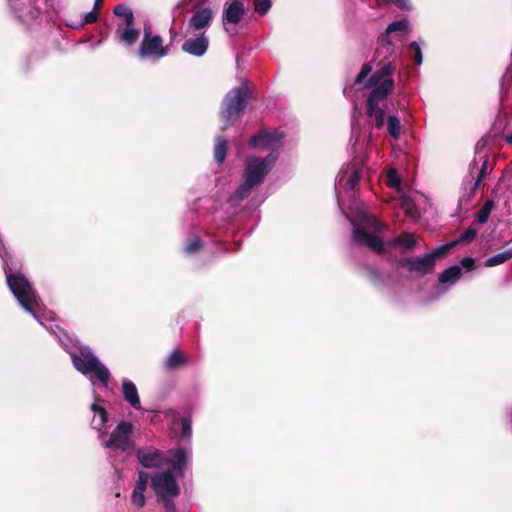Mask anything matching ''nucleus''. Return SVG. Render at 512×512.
I'll list each match as a JSON object with an SVG mask.
<instances>
[{
	"mask_svg": "<svg viewBox=\"0 0 512 512\" xmlns=\"http://www.w3.org/2000/svg\"><path fill=\"white\" fill-rule=\"evenodd\" d=\"M363 163L364 159L358 160V157L355 156L352 163L342 167L335 180L336 187L345 190L354 189L362 177L363 170L360 164Z\"/></svg>",
	"mask_w": 512,
	"mask_h": 512,
	"instance_id": "9b49d317",
	"label": "nucleus"
},
{
	"mask_svg": "<svg viewBox=\"0 0 512 512\" xmlns=\"http://www.w3.org/2000/svg\"><path fill=\"white\" fill-rule=\"evenodd\" d=\"M390 34H387L385 31L379 38L380 47L378 48V52L384 54V57H390L393 55L395 46L390 39Z\"/></svg>",
	"mask_w": 512,
	"mask_h": 512,
	"instance_id": "393cba45",
	"label": "nucleus"
},
{
	"mask_svg": "<svg viewBox=\"0 0 512 512\" xmlns=\"http://www.w3.org/2000/svg\"><path fill=\"white\" fill-rule=\"evenodd\" d=\"M495 203L492 199H488L485 201L481 209L476 214V220L479 224H485L488 219L491 211L493 210Z\"/></svg>",
	"mask_w": 512,
	"mask_h": 512,
	"instance_id": "7c9ffc66",
	"label": "nucleus"
},
{
	"mask_svg": "<svg viewBox=\"0 0 512 512\" xmlns=\"http://www.w3.org/2000/svg\"><path fill=\"white\" fill-rule=\"evenodd\" d=\"M417 244V239L408 232L402 233L401 235L387 241V245L390 247L401 246L406 250L415 249Z\"/></svg>",
	"mask_w": 512,
	"mask_h": 512,
	"instance_id": "b1692460",
	"label": "nucleus"
},
{
	"mask_svg": "<svg viewBox=\"0 0 512 512\" xmlns=\"http://www.w3.org/2000/svg\"><path fill=\"white\" fill-rule=\"evenodd\" d=\"M201 247H202L201 240L199 237L196 236L186 243V245L184 247V252L188 255H192V254L197 253Z\"/></svg>",
	"mask_w": 512,
	"mask_h": 512,
	"instance_id": "2f4dec72",
	"label": "nucleus"
},
{
	"mask_svg": "<svg viewBox=\"0 0 512 512\" xmlns=\"http://www.w3.org/2000/svg\"><path fill=\"white\" fill-rule=\"evenodd\" d=\"M226 154H227V141H226L225 137L218 136L216 138V144H215V148H214V158H215L216 162L222 163L226 158Z\"/></svg>",
	"mask_w": 512,
	"mask_h": 512,
	"instance_id": "bb28decb",
	"label": "nucleus"
},
{
	"mask_svg": "<svg viewBox=\"0 0 512 512\" xmlns=\"http://www.w3.org/2000/svg\"><path fill=\"white\" fill-rule=\"evenodd\" d=\"M476 234L477 232L475 229L468 228L459 236L458 240L453 241L452 243H455L456 245L458 242H471L472 240L475 239Z\"/></svg>",
	"mask_w": 512,
	"mask_h": 512,
	"instance_id": "c9c22d12",
	"label": "nucleus"
},
{
	"mask_svg": "<svg viewBox=\"0 0 512 512\" xmlns=\"http://www.w3.org/2000/svg\"><path fill=\"white\" fill-rule=\"evenodd\" d=\"M358 146H360V142H359V139L357 138V139H356V141H355V143L353 144V147H352V149H353L354 153H356V152H357V148H358Z\"/></svg>",
	"mask_w": 512,
	"mask_h": 512,
	"instance_id": "a19ab883",
	"label": "nucleus"
},
{
	"mask_svg": "<svg viewBox=\"0 0 512 512\" xmlns=\"http://www.w3.org/2000/svg\"><path fill=\"white\" fill-rule=\"evenodd\" d=\"M182 50L194 57H202L206 54L209 48V38L206 33L200 32L189 36L182 44Z\"/></svg>",
	"mask_w": 512,
	"mask_h": 512,
	"instance_id": "dca6fc26",
	"label": "nucleus"
},
{
	"mask_svg": "<svg viewBox=\"0 0 512 512\" xmlns=\"http://www.w3.org/2000/svg\"><path fill=\"white\" fill-rule=\"evenodd\" d=\"M149 482V474L143 471L138 473V479L131 494V503L136 508H142L146 504L144 492Z\"/></svg>",
	"mask_w": 512,
	"mask_h": 512,
	"instance_id": "a211bd4d",
	"label": "nucleus"
},
{
	"mask_svg": "<svg viewBox=\"0 0 512 512\" xmlns=\"http://www.w3.org/2000/svg\"><path fill=\"white\" fill-rule=\"evenodd\" d=\"M187 362L186 357L178 350H174L170 353L165 361V366L169 369H175L178 366Z\"/></svg>",
	"mask_w": 512,
	"mask_h": 512,
	"instance_id": "c756f323",
	"label": "nucleus"
},
{
	"mask_svg": "<svg viewBox=\"0 0 512 512\" xmlns=\"http://www.w3.org/2000/svg\"><path fill=\"white\" fill-rule=\"evenodd\" d=\"M214 19V12L209 7L199 8L195 10L190 17L187 25V32H203L210 27Z\"/></svg>",
	"mask_w": 512,
	"mask_h": 512,
	"instance_id": "2eb2a0df",
	"label": "nucleus"
},
{
	"mask_svg": "<svg viewBox=\"0 0 512 512\" xmlns=\"http://www.w3.org/2000/svg\"><path fill=\"white\" fill-rule=\"evenodd\" d=\"M458 265L461 266V271L463 269L466 271H472L475 268V260L472 257H465Z\"/></svg>",
	"mask_w": 512,
	"mask_h": 512,
	"instance_id": "e433bc0d",
	"label": "nucleus"
},
{
	"mask_svg": "<svg viewBox=\"0 0 512 512\" xmlns=\"http://www.w3.org/2000/svg\"><path fill=\"white\" fill-rule=\"evenodd\" d=\"M399 9L410 10L409 0H391Z\"/></svg>",
	"mask_w": 512,
	"mask_h": 512,
	"instance_id": "58836bf2",
	"label": "nucleus"
},
{
	"mask_svg": "<svg viewBox=\"0 0 512 512\" xmlns=\"http://www.w3.org/2000/svg\"><path fill=\"white\" fill-rule=\"evenodd\" d=\"M410 31V21L408 19H401L399 21H394L390 23L387 28V34H391L394 32H399L401 34H406Z\"/></svg>",
	"mask_w": 512,
	"mask_h": 512,
	"instance_id": "c85d7f7f",
	"label": "nucleus"
},
{
	"mask_svg": "<svg viewBox=\"0 0 512 512\" xmlns=\"http://www.w3.org/2000/svg\"><path fill=\"white\" fill-rule=\"evenodd\" d=\"M102 44V40H99L97 41V43L95 44V46H100Z\"/></svg>",
	"mask_w": 512,
	"mask_h": 512,
	"instance_id": "c03bdc74",
	"label": "nucleus"
},
{
	"mask_svg": "<svg viewBox=\"0 0 512 512\" xmlns=\"http://www.w3.org/2000/svg\"><path fill=\"white\" fill-rule=\"evenodd\" d=\"M371 71H372V65L370 63H365L362 66L361 71L355 78V84L356 85L361 84L368 77V75L371 73Z\"/></svg>",
	"mask_w": 512,
	"mask_h": 512,
	"instance_id": "f704fd0d",
	"label": "nucleus"
},
{
	"mask_svg": "<svg viewBox=\"0 0 512 512\" xmlns=\"http://www.w3.org/2000/svg\"><path fill=\"white\" fill-rule=\"evenodd\" d=\"M91 410L93 412L91 427L99 432V438L102 439L104 436L102 430L106 427L108 413L106 409L97 402L91 404Z\"/></svg>",
	"mask_w": 512,
	"mask_h": 512,
	"instance_id": "412c9836",
	"label": "nucleus"
},
{
	"mask_svg": "<svg viewBox=\"0 0 512 512\" xmlns=\"http://www.w3.org/2000/svg\"><path fill=\"white\" fill-rule=\"evenodd\" d=\"M461 277V266L460 265H453L447 269H445L438 277L439 283L448 285V287L445 288L442 294L446 293L452 285L457 283V281Z\"/></svg>",
	"mask_w": 512,
	"mask_h": 512,
	"instance_id": "5701e85b",
	"label": "nucleus"
},
{
	"mask_svg": "<svg viewBox=\"0 0 512 512\" xmlns=\"http://www.w3.org/2000/svg\"><path fill=\"white\" fill-rule=\"evenodd\" d=\"M512 258V249L505 250L501 253H498L496 255H493L489 258H487L484 262V265L486 267H494L500 264H503L504 262L510 260Z\"/></svg>",
	"mask_w": 512,
	"mask_h": 512,
	"instance_id": "a878e982",
	"label": "nucleus"
},
{
	"mask_svg": "<svg viewBox=\"0 0 512 512\" xmlns=\"http://www.w3.org/2000/svg\"><path fill=\"white\" fill-rule=\"evenodd\" d=\"M254 10L259 15L266 14L271 8V0H254L253 2Z\"/></svg>",
	"mask_w": 512,
	"mask_h": 512,
	"instance_id": "72a5a7b5",
	"label": "nucleus"
},
{
	"mask_svg": "<svg viewBox=\"0 0 512 512\" xmlns=\"http://www.w3.org/2000/svg\"><path fill=\"white\" fill-rule=\"evenodd\" d=\"M97 19H98L97 13L94 10L89 11L84 15V18L80 24V27H83L86 24L94 23L97 21Z\"/></svg>",
	"mask_w": 512,
	"mask_h": 512,
	"instance_id": "4c0bfd02",
	"label": "nucleus"
},
{
	"mask_svg": "<svg viewBox=\"0 0 512 512\" xmlns=\"http://www.w3.org/2000/svg\"><path fill=\"white\" fill-rule=\"evenodd\" d=\"M284 133L278 130L261 131L251 138L249 145L259 150H267L272 154L282 146Z\"/></svg>",
	"mask_w": 512,
	"mask_h": 512,
	"instance_id": "f8f14e48",
	"label": "nucleus"
},
{
	"mask_svg": "<svg viewBox=\"0 0 512 512\" xmlns=\"http://www.w3.org/2000/svg\"><path fill=\"white\" fill-rule=\"evenodd\" d=\"M248 104V87L242 82L239 87L231 89L223 99L221 117L226 125H232L243 113Z\"/></svg>",
	"mask_w": 512,
	"mask_h": 512,
	"instance_id": "0eeeda50",
	"label": "nucleus"
},
{
	"mask_svg": "<svg viewBox=\"0 0 512 512\" xmlns=\"http://www.w3.org/2000/svg\"><path fill=\"white\" fill-rule=\"evenodd\" d=\"M506 140L508 143L512 144V134L507 136Z\"/></svg>",
	"mask_w": 512,
	"mask_h": 512,
	"instance_id": "79ce46f5",
	"label": "nucleus"
},
{
	"mask_svg": "<svg viewBox=\"0 0 512 512\" xmlns=\"http://www.w3.org/2000/svg\"><path fill=\"white\" fill-rule=\"evenodd\" d=\"M394 70L395 67L391 63L383 64L365 83V88H371L367 99V115L377 128L385 124L387 97L394 87V81L391 78ZM386 128L389 135L397 139L401 133L400 119L395 115H389Z\"/></svg>",
	"mask_w": 512,
	"mask_h": 512,
	"instance_id": "f257e3e1",
	"label": "nucleus"
},
{
	"mask_svg": "<svg viewBox=\"0 0 512 512\" xmlns=\"http://www.w3.org/2000/svg\"><path fill=\"white\" fill-rule=\"evenodd\" d=\"M510 422L512 423V411L509 414Z\"/></svg>",
	"mask_w": 512,
	"mask_h": 512,
	"instance_id": "a18cd8bd",
	"label": "nucleus"
},
{
	"mask_svg": "<svg viewBox=\"0 0 512 512\" xmlns=\"http://www.w3.org/2000/svg\"><path fill=\"white\" fill-rule=\"evenodd\" d=\"M481 166L478 167L477 162H473L468 175L464 178L461 187V195L459 202L467 205L476 195L482 180L487 175L488 159L484 156L480 157Z\"/></svg>",
	"mask_w": 512,
	"mask_h": 512,
	"instance_id": "1a4fd4ad",
	"label": "nucleus"
},
{
	"mask_svg": "<svg viewBox=\"0 0 512 512\" xmlns=\"http://www.w3.org/2000/svg\"><path fill=\"white\" fill-rule=\"evenodd\" d=\"M170 49L164 45L163 38L154 34L150 27H145L143 37L137 50L140 60L157 62L169 54Z\"/></svg>",
	"mask_w": 512,
	"mask_h": 512,
	"instance_id": "6e6552de",
	"label": "nucleus"
},
{
	"mask_svg": "<svg viewBox=\"0 0 512 512\" xmlns=\"http://www.w3.org/2000/svg\"><path fill=\"white\" fill-rule=\"evenodd\" d=\"M176 473L168 468L165 471H157L149 475L150 486L158 500L164 507V512H176L174 499L180 494V486L177 483Z\"/></svg>",
	"mask_w": 512,
	"mask_h": 512,
	"instance_id": "39448f33",
	"label": "nucleus"
},
{
	"mask_svg": "<svg viewBox=\"0 0 512 512\" xmlns=\"http://www.w3.org/2000/svg\"><path fill=\"white\" fill-rule=\"evenodd\" d=\"M454 246L455 243H447L421 256L404 257L399 261V264L410 273L425 276L434 271L436 261L445 256Z\"/></svg>",
	"mask_w": 512,
	"mask_h": 512,
	"instance_id": "423d86ee",
	"label": "nucleus"
},
{
	"mask_svg": "<svg viewBox=\"0 0 512 512\" xmlns=\"http://www.w3.org/2000/svg\"><path fill=\"white\" fill-rule=\"evenodd\" d=\"M122 394L124 399L135 409L139 410L141 408L140 398L138 394V390L135 384L129 380L124 379L122 381Z\"/></svg>",
	"mask_w": 512,
	"mask_h": 512,
	"instance_id": "4be33fe9",
	"label": "nucleus"
},
{
	"mask_svg": "<svg viewBox=\"0 0 512 512\" xmlns=\"http://www.w3.org/2000/svg\"><path fill=\"white\" fill-rule=\"evenodd\" d=\"M277 154L269 153L265 158L249 156L245 160L243 183L235 190L229 198L232 206H238L241 201L248 197L252 189L260 185L267 174L273 168Z\"/></svg>",
	"mask_w": 512,
	"mask_h": 512,
	"instance_id": "7ed1b4c3",
	"label": "nucleus"
},
{
	"mask_svg": "<svg viewBox=\"0 0 512 512\" xmlns=\"http://www.w3.org/2000/svg\"><path fill=\"white\" fill-rule=\"evenodd\" d=\"M409 50L413 53L412 56L416 65L420 66L423 61L420 43L418 41H413L409 45Z\"/></svg>",
	"mask_w": 512,
	"mask_h": 512,
	"instance_id": "473e14b6",
	"label": "nucleus"
},
{
	"mask_svg": "<svg viewBox=\"0 0 512 512\" xmlns=\"http://www.w3.org/2000/svg\"><path fill=\"white\" fill-rule=\"evenodd\" d=\"M387 1H388V0H377V2H378L379 4H385V3H387Z\"/></svg>",
	"mask_w": 512,
	"mask_h": 512,
	"instance_id": "37998d69",
	"label": "nucleus"
},
{
	"mask_svg": "<svg viewBox=\"0 0 512 512\" xmlns=\"http://www.w3.org/2000/svg\"><path fill=\"white\" fill-rule=\"evenodd\" d=\"M139 463L147 469L171 468L177 476H184L185 467L191 462L190 447H178L166 452L154 447H142L136 452Z\"/></svg>",
	"mask_w": 512,
	"mask_h": 512,
	"instance_id": "f03ea898",
	"label": "nucleus"
},
{
	"mask_svg": "<svg viewBox=\"0 0 512 512\" xmlns=\"http://www.w3.org/2000/svg\"><path fill=\"white\" fill-rule=\"evenodd\" d=\"M113 12L117 17L122 18L119 23L135 22L133 11L124 4L115 6Z\"/></svg>",
	"mask_w": 512,
	"mask_h": 512,
	"instance_id": "cd10ccee",
	"label": "nucleus"
},
{
	"mask_svg": "<svg viewBox=\"0 0 512 512\" xmlns=\"http://www.w3.org/2000/svg\"><path fill=\"white\" fill-rule=\"evenodd\" d=\"M245 14V7L242 1L233 0L226 2L223 9L222 22L224 30L229 35L236 34V29L229 27V25H236L243 19Z\"/></svg>",
	"mask_w": 512,
	"mask_h": 512,
	"instance_id": "ddd939ff",
	"label": "nucleus"
},
{
	"mask_svg": "<svg viewBox=\"0 0 512 512\" xmlns=\"http://www.w3.org/2000/svg\"><path fill=\"white\" fill-rule=\"evenodd\" d=\"M385 181L389 187L396 189V192L400 195L401 207L405 209L407 212L411 213V210L413 208V201L409 196H406L405 194L402 193V190L400 188V178L397 174V171L395 169L388 170Z\"/></svg>",
	"mask_w": 512,
	"mask_h": 512,
	"instance_id": "aec40b11",
	"label": "nucleus"
},
{
	"mask_svg": "<svg viewBox=\"0 0 512 512\" xmlns=\"http://www.w3.org/2000/svg\"><path fill=\"white\" fill-rule=\"evenodd\" d=\"M346 217L352 226V242L355 245L367 247L377 254L385 252L384 243L379 237L384 226L373 215L360 210L355 217Z\"/></svg>",
	"mask_w": 512,
	"mask_h": 512,
	"instance_id": "20e7f679",
	"label": "nucleus"
},
{
	"mask_svg": "<svg viewBox=\"0 0 512 512\" xmlns=\"http://www.w3.org/2000/svg\"><path fill=\"white\" fill-rule=\"evenodd\" d=\"M139 36L140 30L135 28L134 22L117 23L115 39L119 43L131 47L137 42Z\"/></svg>",
	"mask_w": 512,
	"mask_h": 512,
	"instance_id": "f3484780",
	"label": "nucleus"
},
{
	"mask_svg": "<svg viewBox=\"0 0 512 512\" xmlns=\"http://www.w3.org/2000/svg\"><path fill=\"white\" fill-rule=\"evenodd\" d=\"M171 429L175 434H179L185 441H190L192 437V418L190 414L177 415L173 418Z\"/></svg>",
	"mask_w": 512,
	"mask_h": 512,
	"instance_id": "6ab92c4d",
	"label": "nucleus"
},
{
	"mask_svg": "<svg viewBox=\"0 0 512 512\" xmlns=\"http://www.w3.org/2000/svg\"><path fill=\"white\" fill-rule=\"evenodd\" d=\"M103 0H95L94 10L99 9L102 6Z\"/></svg>",
	"mask_w": 512,
	"mask_h": 512,
	"instance_id": "ea45409f",
	"label": "nucleus"
},
{
	"mask_svg": "<svg viewBox=\"0 0 512 512\" xmlns=\"http://www.w3.org/2000/svg\"><path fill=\"white\" fill-rule=\"evenodd\" d=\"M9 5L16 17L24 24H30L39 17L36 0H9Z\"/></svg>",
	"mask_w": 512,
	"mask_h": 512,
	"instance_id": "4468645a",
	"label": "nucleus"
},
{
	"mask_svg": "<svg viewBox=\"0 0 512 512\" xmlns=\"http://www.w3.org/2000/svg\"><path fill=\"white\" fill-rule=\"evenodd\" d=\"M133 424L128 421H121L110 433L107 440L102 442L105 448L130 453L134 450L132 440Z\"/></svg>",
	"mask_w": 512,
	"mask_h": 512,
	"instance_id": "9d476101",
	"label": "nucleus"
}]
</instances>
